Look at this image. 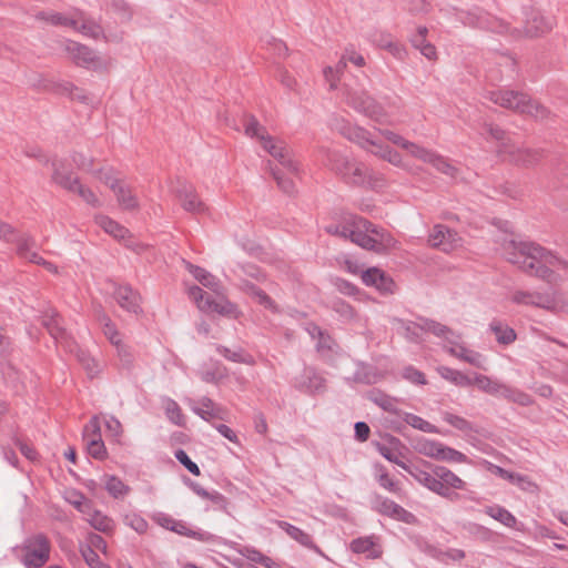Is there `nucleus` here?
I'll list each match as a JSON object with an SVG mask.
<instances>
[{"instance_id":"f03ea898","label":"nucleus","mask_w":568,"mask_h":568,"mask_svg":"<svg viewBox=\"0 0 568 568\" xmlns=\"http://www.w3.org/2000/svg\"><path fill=\"white\" fill-rule=\"evenodd\" d=\"M325 232L376 253H382L394 245V239L389 233L378 230L366 219L354 214H346L341 223L326 225Z\"/></svg>"},{"instance_id":"412c9836","label":"nucleus","mask_w":568,"mask_h":568,"mask_svg":"<svg viewBox=\"0 0 568 568\" xmlns=\"http://www.w3.org/2000/svg\"><path fill=\"white\" fill-rule=\"evenodd\" d=\"M349 549L354 554H363L369 559H377L383 555L378 538L374 535L353 539L349 544Z\"/></svg>"},{"instance_id":"bf43d9fd","label":"nucleus","mask_w":568,"mask_h":568,"mask_svg":"<svg viewBox=\"0 0 568 568\" xmlns=\"http://www.w3.org/2000/svg\"><path fill=\"white\" fill-rule=\"evenodd\" d=\"M78 359H79V362L81 363V365L83 366V368L87 371L88 375L91 378L98 376V374L101 371V366L97 362V359H94L88 353L82 352V351L79 352Z\"/></svg>"},{"instance_id":"20e7f679","label":"nucleus","mask_w":568,"mask_h":568,"mask_svg":"<svg viewBox=\"0 0 568 568\" xmlns=\"http://www.w3.org/2000/svg\"><path fill=\"white\" fill-rule=\"evenodd\" d=\"M486 98L501 108L513 110L520 114H527L536 120H545L550 111L542 104L530 99L524 92L514 90H491Z\"/></svg>"},{"instance_id":"4c0bfd02","label":"nucleus","mask_w":568,"mask_h":568,"mask_svg":"<svg viewBox=\"0 0 568 568\" xmlns=\"http://www.w3.org/2000/svg\"><path fill=\"white\" fill-rule=\"evenodd\" d=\"M36 18L38 20L47 21L52 26H64L72 29H78L79 20L75 19V16L67 17L59 12L40 11L36 14Z\"/></svg>"},{"instance_id":"9d476101","label":"nucleus","mask_w":568,"mask_h":568,"mask_svg":"<svg viewBox=\"0 0 568 568\" xmlns=\"http://www.w3.org/2000/svg\"><path fill=\"white\" fill-rule=\"evenodd\" d=\"M189 297L193 300L202 312L217 313L221 315H231L235 311V305L229 301H215L206 294L201 287L193 285L187 290Z\"/></svg>"},{"instance_id":"a19ab883","label":"nucleus","mask_w":568,"mask_h":568,"mask_svg":"<svg viewBox=\"0 0 568 568\" xmlns=\"http://www.w3.org/2000/svg\"><path fill=\"white\" fill-rule=\"evenodd\" d=\"M75 19L79 20L75 30L82 34L93 39H98L102 34V28L94 20L87 18L83 12H77Z\"/></svg>"},{"instance_id":"f3484780","label":"nucleus","mask_w":568,"mask_h":568,"mask_svg":"<svg viewBox=\"0 0 568 568\" xmlns=\"http://www.w3.org/2000/svg\"><path fill=\"white\" fill-rule=\"evenodd\" d=\"M428 241L433 247L448 253L458 245L459 237L456 231L443 224H437L433 227Z\"/></svg>"},{"instance_id":"864d4df0","label":"nucleus","mask_w":568,"mask_h":568,"mask_svg":"<svg viewBox=\"0 0 568 568\" xmlns=\"http://www.w3.org/2000/svg\"><path fill=\"white\" fill-rule=\"evenodd\" d=\"M443 419L447 424H449L450 426L455 427L456 429H458L460 432L469 433V432L474 430L471 423L462 416L445 412V413H443Z\"/></svg>"},{"instance_id":"4be33fe9","label":"nucleus","mask_w":568,"mask_h":568,"mask_svg":"<svg viewBox=\"0 0 568 568\" xmlns=\"http://www.w3.org/2000/svg\"><path fill=\"white\" fill-rule=\"evenodd\" d=\"M455 344L446 347V351L454 357L464 361L479 369H486V358L480 353L467 348L463 344H458L459 338L454 337Z\"/></svg>"},{"instance_id":"c03bdc74","label":"nucleus","mask_w":568,"mask_h":568,"mask_svg":"<svg viewBox=\"0 0 568 568\" xmlns=\"http://www.w3.org/2000/svg\"><path fill=\"white\" fill-rule=\"evenodd\" d=\"M369 152L395 166H400L403 164L400 154L389 148L388 145L381 144L376 141V145L369 150Z\"/></svg>"},{"instance_id":"7c9ffc66","label":"nucleus","mask_w":568,"mask_h":568,"mask_svg":"<svg viewBox=\"0 0 568 568\" xmlns=\"http://www.w3.org/2000/svg\"><path fill=\"white\" fill-rule=\"evenodd\" d=\"M367 399L381 407L384 412L398 415V399L392 397L379 389H372L366 395Z\"/></svg>"},{"instance_id":"6ab92c4d","label":"nucleus","mask_w":568,"mask_h":568,"mask_svg":"<svg viewBox=\"0 0 568 568\" xmlns=\"http://www.w3.org/2000/svg\"><path fill=\"white\" fill-rule=\"evenodd\" d=\"M376 510L384 516L390 517L398 521H403L405 524H413L416 520L414 514L388 498L377 497Z\"/></svg>"},{"instance_id":"774afa93","label":"nucleus","mask_w":568,"mask_h":568,"mask_svg":"<svg viewBox=\"0 0 568 568\" xmlns=\"http://www.w3.org/2000/svg\"><path fill=\"white\" fill-rule=\"evenodd\" d=\"M12 241L17 243V253L20 257H24L36 245L34 240L27 234H22L19 236L14 235Z\"/></svg>"},{"instance_id":"bb28decb","label":"nucleus","mask_w":568,"mask_h":568,"mask_svg":"<svg viewBox=\"0 0 568 568\" xmlns=\"http://www.w3.org/2000/svg\"><path fill=\"white\" fill-rule=\"evenodd\" d=\"M417 325L420 331L429 332L437 337H444L449 344H455L454 337L459 338V335L453 332L448 326L430 318L419 317Z\"/></svg>"},{"instance_id":"7ed1b4c3","label":"nucleus","mask_w":568,"mask_h":568,"mask_svg":"<svg viewBox=\"0 0 568 568\" xmlns=\"http://www.w3.org/2000/svg\"><path fill=\"white\" fill-rule=\"evenodd\" d=\"M481 135L487 141H495L497 143L496 152L503 161L531 166L537 164L542 158L540 150L526 149L517 145L511 140L509 133L497 124L485 122L481 126Z\"/></svg>"},{"instance_id":"a878e982","label":"nucleus","mask_w":568,"mask_h":568,"mask_svg":"<svg viewBox=\"0 0 568 568\" xmlns=\"http://www.w3.org/2000/svg\"><path fill=\"white\" fill-rule=\"evenodd\" d=\"M277 526L284 530L292 539L301 544L302 546L315 551L316 554L322 555L321 548L313 541V538L310 534L300 529L298 527L283 520H278Z\"/></svg>"},{"instance_id":"4d7b16f0","label":"nucleus","mask_w":568,"mask_h":568,"mask_svg":"<svg viewBox=\"0 0 568 568\" xmlns=\"http://www.w3.org/2000/svg\"><path fill=\"white\" fill-rule=\"evenodd\" d=\"M90 524L93 528L102 532H109L114 527L113 520L103 515L101 511H94L92 514Z\"/></svg>"},{"instance_id":"aec40b11","label":"nucleus","mask_w":568,"mask_h":568,"mask_svg":"<svg viewBox=\"0 0 568 568\" xmlns=\"http://www.w3.org/2000/svg\"><path fill=\"white\" fill-rule=\"evenodd\" d=\"M113 295L120 307L124 311L134 314H139L142 311L140 305V294L130 285H118Z\"/></svg>"},{"instance_id":"680f3d73","label":"nucleus","mask_w":568,"mask_h":568,"mask_svg":"<svg viewBox=\"0 0 568 568\" xmlns=\"http://www.w3.org/2000/svg\"><path fill=\"white\" fill-rule=\"evenodd\" d=\"M549 311L552 313H568V295L558 292L551 293Z\"/></svg>"},{"instance_id":"09e8293b","label":"nucleus","mask_w":568,"mask_h":568,"mask_svg":"<svg viewBox=\"0 0 568 568\" xmlns=\"http://www.w3.org/2000/svg\"><path fill=\"white\" fill-rule=\"evenodd\" d=\"M244 132L250 138H256L262 144V136L268 138L266 129L260 124L255 116L250 115L244 122Z\"/></svg>"},{"instance_id":"5fc2aeb1","label":"nucleus","mask_w":568,"mask_h":568,"mask_svg":"<svg viewBox=\"0 0 568 568\" xmlns=\"http://www.w3.org/2000/svg\"><path fill=\"white\" fill-rule=\"evenodd\" d=\"M165 414L168 418L178 426L185 425V418L179 404L173 399H168L165 404Z\"/></svg>"},{"instance_id":"49530a36","label":"nucleus","mask_w":568,"mask_h":568,"mask_svg":"<svg viewBox=\"0 0 568 568\" xmlns=\"http://www.w3.org/2000/svg\"><path fill=\"white\" fill-rule=\"evenodd\" d=\"M486 514L509 528H514L517 524L516 517L509 510L500 506L487 507Z\"/></svg>"},{"instance_id":"8fccbe9b","label":"nucleus","mask_w":568,"mask_h":568,"mask_svg":"<svg viewBox=\"0 0 568 568\" xmlns=\"http://www.w3.org/2000/svg\"><path fill=\"white\" fill-rule=\"evenodd\" d=\"M115 195L119 204L124 210H134L139 206L135 195H133L131 190L125 185L119 186L118 191H115Z\"/></svg>"},{"instance_id":"58836bf2","label":"nucleus","mask_w":568,"mask_h":568,"mask_svg":"<svg viewBox=\"0 0 568 568\" xmlns=\"http://www.w3.org/2000/svg\"><path fill=\"white\" fill-rule=\"evenodd\" d=\"M216 352L226 359L234 363H242L246 365L255 364L254 357L247 352H245L242 347H237L236 349H230L226 346L219 345L216 346Z\"/></svg>"},{"instance_id":"603ef678","label":"nucleus","mask_w":568,"mask_h":568,"mask_svg":"<svg viewBox=\"0 0 568 568\" xmlns=\"http://www.w3.org/2000/svg\"><path fill=\"white\" fill-rule=\"evenodd\" d=\"M241 554L251 561L260 564L265 568H272L274 565V561L270 557L253 547H244Z\"/></svg>"},{"instance_id":"f257e3e1","label":"nucleus","mask_w":568,"mask_h":568,"mask_svg":"<svg viewBox=\"0 0 568 568\" xmlns=\"http://www.w3.org/2000/svg\"><path fill=\"white\" fill-rule=\"evenodd\" d=\"M507 260L523 272L547 283H557L568 274V262L534 242L510 241L505 246Z\"/></svg>"},{"instance_id":"f8f14e48","label":"nucleus","mask_w":568,"mask_h":568,"mask_svg":"<svg viewBox=\"0 0 568 568\" xmlns=\"http://www.w3.org/2000/svg\"><path fill=\"white\" fill-rule=\"evenodd\" d=\"M262 148L276 159L288 172L297 174L298 165L291 156V151L287 145L282 141L274 140L271 135L268 138L262 136Z\"/></svg>"},{"instance_id":"b1692460","label":"nucleus","mask_w":568,"mask_h":568,"mask_svg":"<svg viewBox=\"0 0 568 568\" xmlns=\"http://www.w3.org/2000/svg\"><path fill=\"white\" fill-rule=\"evenodd\" d=\"M415 158L432 164L437 171L448 176L454 178L457 172L456 168H454L446 158L423 146L419 148Z\"/></svg>"},{"instance_id":"6e6552de","label":"nucleus","mask_w":568,"mask_h":568,"mask_svg":"<svg viewBox=\"0 0 568 568\" xmlns=\"http://www.w3.org/2000/svg\"><path fill=\"white\" fill-rule=\"evenodd\" d=\"M457 19L464 26L478 28L497 34L509 32V23L498 17H495L484 9L475 8L469 11H457Z\"/></svg>"},{"instance_id":"423d86ee","label":"nucleus","mask_w":568,"mask_h":568,"mask_svg":"<svg viewBox=\"0 0 568 568\" xmlns=\"http://www.w3.org/2000/svg\"><path fill=\"white\" fill-rule=\"evenodd\" d=\"M471 386H476L485 394L494 397H501L520 406H529L534 403V399L529 394L479 373L473 374Z\"/></svg>"},{"instance_id":"c85d7f7f","label":"nucleus","mask_w":568,"mask_h":568,"mask_svg":"<svg viewBox=\"0 0 568 568\" xmlns=\"http://www.w3.org/2000/svg\"><path fill=\"white\" fill-rule=\"evenodd\" d=\"M241 288L256 302L273 313H278L277 304L260 287L248 281H242Z\"/></svg>"},{"instance_id":"393cba45","label":"nucleus","mask_w":568,"mask_h":568,"mask_svg":"<svg viewBox=\"0 0 568 568\" xmlns=\"http://www.w3.org/2000/svg\"><path fill=\"white\" fill-rule=\"evenodd\" d=\"M415 158L432 164L437 171L448 176L454 178L457 172L456 168H454L446 158L423 146L419 148Z\"/></svg>"},{"instance_id":"cd10ccee","label":"nucleus","mask_w":568,"mask_h":568,"mask_svg":"<svg viewBox=\"0 0 568 568\" xmlns=\"http://www.w3.org/2000/svg\"><path fill=\"white\" fill-rule=\"evenodd\" d=\"M349 141L358 144L362 149L369 152L374 145H376V141L372 139V134L364 128L361 126H346L342 132Z\"/></svg>"},{"instance_id":"338daca9","label":"nucleus","mask_w":568,"mask_h":568,"mask_svg":"<svg viewBox=\"0 0 568 568\" xmlns=\"http://www.w3.org/2000/svg\"><path fill=\"white\" fill-rule=\"evenodd\" d=\"M406 423L410 425L412 427L419 429L425 433H436L437 429L434 425H432L429 422L423 419L422 417L414 415V414H407L405 418Z\"/></svg>"},{"instance_id":"79ce46f5","label":"nucleus","mask_w":568,"mask_h":568,"mask_svg":"<svg viewBox=\"0 0 568 568\" xmlns=\"http://www.w3.org/2000/svg\"><path fill=\"white\" fill-rule=\"evenodd\" d=\"M191 409L202 419L209 422L212 418L219 417L220 409L215 407L214 402L204 396L199 402L197 405H192Z\"/></svg>"},{"instance_id":"dca6fc26","label":"nucleus","mask_w":568,"mask_h":568,"mask_svg":"<svg viewBox=\"0 0 568 568\" xmlns=\"http://www.w3.org/2000/svg\"><path fill=\"white\" fill-rule=\"evenodd\" d=\"M182 207L192 214H202L206 205L200 200L195 189L189 183H181L174 191Z\"/></svg>"},{"instance_id":"f704fd0d","label":"nucleus","mask_w":568,"mask_h":568,"mask_svg":"<svg viewBox=\"0 0 568 568\" xmlns=\"http://www.w3.org/2000/svg\"><path fill=\"white\" fill-rule=\"evenodd\" d=\"M489 331L495 335L496 341L503 345H509L516 341L514 328L499 320H493L489 324Z\"/></svg>"},{"instance_id":"a211bd4d","label":"nucleus","mask_w":568,"mask_h":568,"mask_svg":"<svg viewBox=\"0 0 568 568\" xmlns=\"http://www.w3.org/2000/svg\"><path fill=\"white\" fill-rule=\"evenodd\" d=\"M61 321V316L53 308L45 311L42 316V325L48 329L49 334L54 338V341L71 347L72 338L67 329L62 326Z\"/></svg>"},{"instance_id":"052dcab7","label":"nucleus","mask_w":568,"mask_h":568,"mask_svg":"<svg viewBox=\"0 0 568 568\" xmlns=\"http://www.w3.org/2000/svg\"><path fill=\"white\" fill-rule=\"evenodd\" d=\"M123 523L135 530L138 534L146 532L149 527L148 521L141 515L135 513L126 514L123 517Z\"/></svg>"},{"instance_id":"1a4fd4ad","label":"nucleus","mask_w":568,"mask_h":568,"mask_svg":"<svg viewBox=\"0 0 568 568\" xmlns=\"http://www.w3.org/2000/svg\"><path fill=\"white\" fill-rule=\"evenodd\" d=\"M52 181L63 187L64 190L77 193L83 201L93 207H100L101 202L98 196L90 190L82 185L72 172H69L62 161H53Z\"/></svg>"},{"instance_id":"39448f33","label":"nucleus","mask_w":568,"mask_h":568,"mask_svg":"<svg viewBox=\"0 0 568 568\" xmlns=\"http://www.w3.org/2000/svg\"><path fill=\"white\" fill-rule=\"evenodd\" d=\"M13 552L26 568H42L50 559L51 542L44 534H33L16 546Z\"/></svg>"},{"instance_id":"37998d69","label":"nucleus","mask_w":568,"mask_h":568,"mask_svg":"<svg viewBox=\"0 0 568 568\" xmlns=\"http://www.w3.org/2000/svg\"><path fill=\"white\" fill-rule=\"evenodd\" d=\"M105 490L115 499L123 498L130 493V487L114 475L104 476Z\"/></svg>"},{"instance_id":"4468645a","label":"nucleus","mask_w":568,"mask_h":568,"mask_svg":"<svg viewBox=\"0 0 568 568\" xmlns=\"http://www.w3.org/2000/svg\"><path fill=\"white\" fill-rule=\"evenodd\" d=\"M555 18L542 13L538 9H529L526 12L525 31L529 37H538L552 30Z\"/></svg>"},{"instance_id":"6e6d98bb","label":"nucleus","mask_w":568,"mask_h":568,"mask_svg":"<svg viewBox=\"0 0 568 568\" xmlns=\"http://www.w3.org/2000/svg\"><path fill=\"white\" fill-rule=\"evenodd\" d=\"M168 521L172 523V526L170 527V530L175 531L179 535L192 537V538H195V539H199V540H206L207 539L206 538V535H207L206 532L194 531V530L190 529L185 525V523H183V521H176L174 519H168Z\"/></svg>"},{"instance_id":"0e129e2a","label":"nucleus","mask_w":568,"mask_h":568,"mask_svg":"<svg viewBox=\"0 0 568 568\" xmlns=\"http://www.w3.org/2000/svg\"><path fill=\"white\" fill-rule=\"evenodd\" d=\"M438 460L450 462V463H466L467 456L452 447L442 445Z\"/></svg>"},{"instance_id":"473e14b6","label":"nucleus","mask_w":568,"mask_h":568,"mask_svg":"<svg viewBox=\"0 0 568 568\" xmlns=\"http://www.w3.org/2000/svg\"><path fill=\"white\" fill-rule=\"evenodd\" d=\"M351 166L352 169L343 180L346 184L361 186L372 179L371 172L364 163L354 160Z\"/></svg>"},{"instance_id":"e433bc0d","label":"nucleus","mask_w":568,"mask_h":568,"mask_svg":"<svg viewBox=\"0 0 568 568\" xmlns=\"http://www.w3.org/2000/svg\"><path fill=\"white\" fill-rule=\"evenodd\" d=\"M97 318L101 324L103 334L109 339V342L114 347L118 346L119 344H122L120 332L118 331L115 324L103 311H99L97 313Z\"/></svg>"},{"instance_id":"69168bd1","label":"nucleus","mask_w":568,"mask_h":568,"mask_svg":"<svg viewBox=\"0 0 568 568\" xmlns=\"http://www.w3.org/2000/svg\"><path fill=\"white\" fill-rule=\"evenodd\" d=\"M465 551L462 549L449 548L447 550H440L435 555V558L443 562L449 564L450 561H460L465 558Z\"/></svg>"},{"instance_id":"de8ad7c7","label":"nucleus","mask_w":568,"mask_h":568,"mask_svg":"<svg viewBox=\"0 0 568 568\" xmlns=\"http://www.w3.org/2000/svg\"><path fill=\"white\" fill-rule=\"evenodd\" d=\"M381 133L389 142L407 150L414 158L416 156L417 151L419 150L420 145L404 139L402 135H399L390 130H382Z\"/></svg>"},{"instance_id":"ea45409f","label":"nucleus","mask_w":568,"mask_h":568,"mask_svg":"<svg viewBox=\"0 0 568 568\" xmlns=\"http://www.w3.org/2000/svg\"><path fill=\"white\" fill-rule=\"evenodd\" d=\"M94 220L95 223L105 231V233L112 235L114 239H125L129 233L128 229L111 220L106 215H97Z\"/></svg>"},{"instance_id":"5701e85b","label":"nucleus","mask_w":568,"mask_h":568,"mask_svg":"<svg viewBox=\"0 0 568 568\" xmlns=\"http://www.w3.org/2000/svg\"><path fill=\"white\" fill-rule=\"evenodd\" d=\"M362 281L367 286H374L383 294L394 292L395 283L383 271L372 267L362 273Z\"/></svg>"},{"instance_id":"0eeeda50","label":"nucleus","mask_w":568,"mask_h":568,"mask_svg":"<svg viewBox=\"0 0 568 568\" xmlns=\"http://www.w3.org/2000/svg\"><path fill=\"white\" fill-rule=\"evenodd\" d=\"M344 100L347 105L371 120L381 124L388 123L384 106L369 95L367 91L347 88L344 92Z\"/></svg>"},{"instance_id":"2f4dec72","label":"nucleus","mask_w":568,"mask_h":568,"mask_svg":"<svg viewBox=\"0 0 568 568\" xmlns=\"http://www.w3.org/2000/svg\"><path fill=\"white\" fill-rule=\"evenodd\" d=\"M183 263L185 265V268L193 275V277L199 281L203 286L217 292L220 288V281L209 273L206 270H204L201 266L194 265L187 261L183 260Z\"/></svg>"},{"instance_id":"c9c22d12","label":"nucleus","mask_w":568,"mask_h":568,"mask_svg":"<svg viewBox=\"0 0 568 568\" xmlns=\"http://www.w3.org/2000/svg\"><path fill=\"white\" fill-rule=\"evenodd\" d=\"M437 373L439 374V376L442 378L454 384L455 386H458V387L471 386L473 375L464 374L463 372L450 368L448 366H439L437 368Z\"/></svg>"},{"instance_id":"a18cd8bd","label":"nucleus","mask_w":568,"mask_h":568,"mask_svg":"<svg viewBox=\"0 0 568 568\" xmlns=\"http://www.w3.org/2000/svg\"><path fill=\"white\" fill-rule=\"evenodd\" d=\"M328 307L335 312L344 322H349L355 318V311L347 302L342 298L334 297L328 302Z\"/></svg>"},{"instance_id":"c756f323","label":"nucleus","mask_w":568,"mask_h":568,"mask_svg":"<svg viewBox=\"0 0 568 568\" xmlns=\"http://www.w3.org/2000/svg\"><path fill=\"white\" fill-rule=\"evenodd\" d=\"M301 389L308 393H322L325 389V379L314 368L304 369L300 382Z\"/></svg>"},{"instance_id":"9b49d317","label":"nucleus","mask_w":568,"mask_h":568,"mask_svg":"<svg viewBox=\"0 0 568 568\" xmlns=\"http://www.w3.org/2000/svg\"><path fill=\"white\" fill-rule=\"evenodd\" d=\"M64 50L78 67L99 69L104 65L92 49L79 42L65 41Z\"/></svg>"},{"instance_id":"13d9d810","label":"nucleus","mask_w":568,"mask_h":568,"mask_svg":"<svg viewBox=\"0 0 568 568\" xmlns=\"http://www.w3.org/2000/svg\"><path fill=\"white\" fill-rule=\"evenodd\" d=\"M268 166L271 174L273 175L274 180L276 181L278 187L286 194H292L294 192L295 185L293 180L290 178H286L281 173L280 170L272 166V163L268 161Z\"/></svg>"},{"instance_id":"2eb2a0df","label":"nucleus","mask_w":568,"mask_h":568,"mask_svg":"<svg viewBox=\"0 0 568 568\" xmlns=\"http://www.w3.org/2000/svg\"><path fill=\"white\" fill-rule=\"evenodd\" d=\"M437 479L439 481L438 485L442 486V493H437V495L449 500L457 499L458 494L455 490H463L466 486V483L460 477L443 466H437Z\"/></svg>"},{"instance_id":"3c124183","label":"nucleus","mask_w":568,"mask_h":568,"mask_svg":"<svg viewBox=\"0 0 568 568\" xmlns=\"http://www.w3.org/2000/svg\"><path fill=\"white\" fill-rule=\"evenodd\" d=\"M115 349L121 368L125 371H132L134 367V356L131 348L122 343L115 346Z\"/></svg>"},{"instance_id":"ddd939ff","label":"nucleus","mask_w":568,"mask_h":568,"mask_svg":"<svg viewBox=\"0 0 568 568\" xmlns=\"http://www.w3.org/2000/svg\"><path fill=\"white\" fill-rule=\"evenodd\" d=\"M320 153L324 165L343 181L347 172L352 169L351 165L354 159H351L339 150L328 148H321Z\"/></svg>"},{"instance_id":"e2e57ef3","label":"nucleus","mask_w":568,"mask_h":568,"mask_svg":"<svg viewBox=\"0 0 568 568\" xmlns=\"http://www.w3.org/2000/svg\"><path fill=\"white\" fill-rule=\"evenodd\" d=\"M88 454L98 460H103L108 453L104 443L101 439H89L85 442Z\"/></svg>"},{"instance_id":"72a5a7b5","label":"nucleus","mask_w":568,"mask_h":568,"mask_svg":"<svg viewBox=\"0 0 568 568\" xmlns=\"http://www.w3.org/2000/svg\"><path fill=\"white\" fill-rule=\"evenodd\" d=\"M409 474L412 477L418 481L420 485L425 486L430 491L437 494L442 493V486L438 485L439 481L437 479V466L433 469L432 473H428L426 470L414 468L409 470Z\"/></svg>"}]
</instances>
